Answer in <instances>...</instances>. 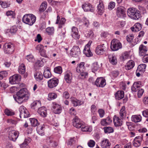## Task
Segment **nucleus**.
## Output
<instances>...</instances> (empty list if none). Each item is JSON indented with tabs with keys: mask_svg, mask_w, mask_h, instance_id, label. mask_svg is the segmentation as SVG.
I'll use <instances>...</instances> for the list:
<instances>
[{
	"mask_svg": "<svg viewBox=\"0 0 148 148\" xmlns=\"http://www.w3.org/2000/svg\"><path fill=\"white\" fill-rule=\"evenodd\" d=\"M134 38V36L133 34H131L128 35L127 36L126 39L127 41L131 42Z\"/></svg>",
	"mask_w": 148,
	"mask_h": 148,
	"instance_id": "e2e57ef3",
	"label": "nucleus"
},
{
	"mask_svg": "<svg viewBox=\"0 0 148 148\" xmlns=\"http://www.w3.org/2000/svg\"><path fill=\"white\" fill-rule=\"evenodd\" d=\"M81 130L83 132H91L92 130V127L91 126L87 125L84 123L81 127Z\"/></svg>",
	"mask_w": 148,
	"mask_h": 148,
	"instance_id": "7c9ffc66",
	"label": "nucleus"
},
{
	"mask_svg": "<svg viewBox=\"0 0 148 148\" xmlns=\"http://www.w3.org/2000/svg\"><path fill=\"white\" fill-rule=\"evenodd\" d=\"M66 22V20L64 18H62L60 20V17L59 15H58L57 16V18L56 24L59 23L58 28H61L62 27V26L64 25Z\"/></svg>",
	"mask_w": 148,
	"mask_h": 148,
	"instance_id": "4be33fe9",
	"label": "nucleus"
},
{
	"mask_svg": "<svg viewBox=\"0 0 148 148\" xmlns=\"http://www.w3.org/2000/svg\"><path fill=\"white\" fill-rule=\"evenodd\" d=\"M106 45L104 44L98 45L96 48L95 51L98 55H102L106 51Z\"/></svg>",
	"mask_w": 148,
	"mask_h": 148,
	"instance_id": "6e6552de",
	"label": "nucleus"
},
{
	"mask_svg": "<svg viewBox=\"0 0 148 148\" xmlns=\"http://www.w3.org/2000/svg\"><path fill=\"white\" fill-rule=\"evenodd\" d=\"M50 68L48 67H46L45 68L43 73V75L45 78H48L51 77V75L50 71Z\"/></svg>",
	"mask_w": 148,
	"mask_h": 148,
	"instance_id": "f704fd0d",
	"label": "nucleus"
},
{
	"mask_svg": "<svg viewBox=\"0 0 148 148\" xmlns=\"http://www.w3.org/2000/svg\"><path fill=\"white\" fill-rule=\"evenodd\" d=\"M147 51V47L143 45H141L139 47V54L140 56L145 55Z\"/></svg>",
	"mask_w": 148,
	"mask_h": 148,
	"instance_id": "bb28decb",
	"label": "nucleus"
},
{
	"mask_svg": "<svg viewBox=\"0 0 148 148\" xmlns=\"http://www.w3.org/2000/svg\"><path fill=\"white\" fill-rule=\"evenodd\" d=\"M46 31L49 35H52L54 33V28L53 27H49L46 29Z\"/></svg>",
	"mask_w": 148,
	"mask_h": 148,
	"instance_id": "a18cd8bd",
	"label": "nucleus"
},
{
	"mask_svg": "<svg viewBox=\"0 0 148 148\" xmlns=\"http://www.w3.org/2000/svg\"><path fill=\"white\" fill-rule=\"evenodd\" d=\"M54 72L59 74H61L62 73V68L60 66H58L55 67L54 69Z\"/></svg>",
	"mask_w": 148,
	"mask_h": 148,
	"instance_id": "8fccbe9b",
	"label": "nucleus"
},
{
	"mask_svg": "<svg viewBox=\"0 0 148 148\" xmlns=\"http://www.w3.org/2000/svg\"><path fill=\"white\" fill-rule=\"evenodd\" d=\"M95 143L92 140H90L88 143V146L90 147H93L95 145Z\"/></svg>",
	"mask_w": 148,
	"mask_h": 148,
	"instance_id": "69168bd1",
	"label": "nucleus"
},
{
	"mask_svg": "<svg viewBox=\"0 0 148 148\" xmlns=\"http://www.w3.org/2000/svg\"><path fill=\"white\" fill-rule=\"evenodd\" d=\"M143 86L142 82L140 81H138L134 82L131 88V90L132 92H135L138 91L140 89V88Z\"/></svg>",
	"mask_w": 148,
	"mask_h": 148,
	"instance_id": "dca6fc26",
	"label": "nucleus"
},
{
	"mask_svg": "<svg viewBox=\"0 0 148 148\" xmlns=\"http://www.w3.org/2000/svg\"><path fill=\"white\" fill-rule=\"evenodd\" d=\"M38 112L40 116L43 117H46L47 115L46 109L45 107H42L39 108L38 109Z\"/></svg>",
	"mask_w": 148,
	"mask_h": 148,
	"instance_id": "393cba45",
	"label": "nucleus"
},
{
	"mask_svg": "<svg viewBox=\"0 0 148 148\" xmlns=\"http://www.w3.org/2000/svg\"><path fill=\"white\" fill-rule=\"evenodd\" d=\"M127 13L129 17L135 20H138L140 17L139 11L134 8H128L127 11Z\"/></svg>",
	"mask_w": 148,
	"mask_h": 148,
	"instance_id": "f257e3e1",
	"label": "nucleus"
},
{
	"mask_svg": "<svg viewBox=\"0 0 148 148\" xmlns=\"http://www.w3.org/2000/svg\"><path fill=\"white\" fill-rule=\"evenodd\" d=\"M18 132L12 130L9 132L8 137L10 140L14 141L18 137Z\"/></svg>",
	"mask_w": 148,
	"mask_h": 148,
	"instance_id": "f8f14e48",
	"label": "nucleus"
},
{
	"mask_svg": "<svg viewBox=\"0 0 148 148\" xmlns=\"http://www.w3.org/2000/svg\"><path fill=\"white\" fill-rule=\"evenodd\" d=\"M99 68V66L96 63H93L92 66V70L93 72L95 73L97 71Z\"/></svg>",
	"mask_w": 148,
	"mask_h": 148,
	"instance_id": "6e6d98bb",
	"label": "nucleus"
},
{
	"mask_svg": "<svg viewBox=\"0 0 148 148\" xmlns=\"http://www.w3.org/2000/svg\"><path fill=\"white\" fill-rule=\"evenodd\" d=\"M134 65V62L133 60H130L126 64L125 69L127 70H129L133 68Z\"/></svg>",
	"mask_w": 148,
	"mask_h": 148,
	"instance_id": "ea45409f",
	"label": "nucleus"
},
{
	"mask_svg": "<svg viewBox=\"0 0 148 148\" xmlns=\"http://www.w3.org/2000/svg\"><path fill=\"white\" fill-rule=\"evenodd\" d=\"M142 28L141 25L139 23H136L133 27H131V30L134 32L139 31Z\"/></svg>",
	"mask_w": 148,
	"mask_h": 148,
	"instance_id": "2f4dec72",
	"label": "nucleus"
},
{
	"mask_svg": "<svg viewBox=\"0 0 148 148\" xmlns=\"http://www.w3.org/2000/svg\"><path fill=\"white\" fill-rule=\"evenodd\" d=\"M30 138H28L25 139L24 142L20 145V148H28V144L31 141Z\"/></svg>",
	"mask_w": 148,
	"mask_h": 148,
	"instance_id": "58836bf2",
	"label": "nucleus"
},
{
	"mask_svg": "<svg viewBox=\"0 0 148 148\" xmlns=\"http://www.w3.org/2000/svg\"><path fill=\"white\" fill-rule=\"evenodd\" d=\"M140 42V39H138V38H137L135 39L133 41H131V45L132 47H133Z\"/></svg>",
	"mask_w": 148,
	"mask_h": 148,
	"instance_id": "338daca9",
	"label": "nucleus"
},
{
	"mask_svg": "<svg viewBox=\"0 0 148 148\" xmlns=\"http://www.w3.org/2000/svg\"><path fill=\"white\" fill-rule=\"evenodd\" d=\"M121 119L116 115H114L113 118V121L114 126L117 127L121 126L123 124V121Z\"/></svg>",
	"mask_w": 148,
	"mask_h": 148,
	"instance_id": "412c9836",
	"label": "nucleus"
},
{
	"mask_svg": "<svg viewBox=\"0 0 148 148\" xmlns=\"http://www.w3.org/2000/svg\"><path fill=\"white\" fill-rule=\"evenodd\" d=\"M94 35V33L91 30H90L88 32V33L85 34V36L87 38H92L93 37Z\"/></svg>",
	"mask_w": 148,
	"mask_h": 148,
	"instance_id": "13d9d810",
	"label": "nucleus"
},
{
	"mask_svg": "<svg viewBox=\"0 0 148 148\" xmlns=\"http://www.w3.org/2000/svg\"><path fill=\"white\" fill-rule=\"evenodd\" d=\"M98 113L99 114L100 117L101 118L103 117L105 114V111L102 109H99L98 110Z\"/></svg>",
	"mask_w": 148,
	"mask_h": 148,
	"instance_id": "680f3d73",
	"label": "nucleus"
},
{
	"mask_svg": "<svg viewBox=\"0 0 148 148\" xmlns=\"http://www.w3.org/2000/svg\"><path fill=\"white\" fill-rule=\"evenodd\" d=\"M85 63L84 62H81L78 66L76 69V71L77 72H81L84 71L85 67L84 66Z\"/></svg>",
	"mask_w": 148,
	"mask_h": 148,
	"instance_id": "473e14b6",
	"label": "nucleus"
},
{
	"mask_svg": "<svg viewBox=\"0 0 148 148\" xmlns=\"http://www.w3.org/2000/svg\"><path fill=\"white\" fill-rule=\"evenodd\" d=\"M71 99V102L74 107L80 106L81 104V101L73 97Z\"/></svg>",
	"mask_w": 148,
	"mask_h": 148,
	"instance_id": "79ce46f5",
	"label": "nucleus"
},
{
	"mask_svg": "<svg viewBox=\"0 0 148 148\" xmlns=\"http://www.w3.org/2000/svg\"><path fill=\"white\" fill-rule=\"evenodd\" d=\"M30 121L32 126L36 127L37 126L38 124V120L34 118L30 119Z\"/></svg>",
	"mask_w": 148,
	"mask_h": 148,
	"instance_id": "09e8293b",
	"label": "nucleus"
},
{
	"mask_svg": "<svg viewBox=\"0 0 148 148\" xmlns=\"http://www.w3.org/2000/svg\"><path fill=\"white\" fill-rule=\"evenodd\" d=\"M34 77L36 80L37 81H40L43 79V75L40 72L35 73L34 74Z\"/></svg>",
	"mask_w": 148,
	"mask_h": 148,
	"instance_id": "e433bc0d",
	"label": "nucleus"
},
{
	"mask_svg": "<svg viewBox=\"0 0 148 148\" xmlns=\"http://www.w3.org/2000/svg\"><path fill=\"white\" fill-rule=\"evenodd\" d=\"M141 119V116L140 115H133L131 117L132 121L135 123L140 122Z\"/></svg>",
	"mask_w": 148,
	"mask_h": 148,
	"instance_id": "c9c22d12",
	"label": "nucleus"
},
{
	"mask_svg": "<svg viewBox=\"0 0 148 148\" xmlns=\"http://www.w3.org/2000/svg\"><path fill=\"white\" fill-rule=\"evenodd\" d=\"M98 13L99 15H101L104 12V6L102 1L101 0L99 1V3L97 6Z\"/></svg>",
	"mask_w": 148,
	"mask_h": 148,
	"instance_id": "a878e982",
	"label": "nucleus"
},
{
	"mask_svg": "<svg viewBox=\"0 0 148 148\" xmlns=\"http://www.w3.org/2000/svg\"><path fill=\"white\" fill-rule=\"evenodd\" d=\"M47 2L46 1L43 2L42 3L39 8L40 12H42L46 9L47 6Z\"/></svg>",
	"mask_w": 148,
	"mask_h": 148,
	"instance_id": "37998d69",
	"label": "nucleus"
},
{
	"mask_svg": "<svg viewBox=\"0 0 148 148\" xmlns=\"http://www.w3.org/2000/svg\"><path fill=\"white\" fill-rule=\"evenodd\" d=\"M5 114L8 116H12L14 114V113L8 109H6L5 111Z\"/></svg>",
	"mask_w": 148,
	"mask_h": 148,
	"instance_id": "774afa93",
	"label": "nucleus"
},
{
	"mask_svg": "<svg viewBox=\"0 0 148 148\" xmlns=\"http://www.w3.org/2000/svg\"><path fill=\"white\" fill-rule=\"evenodd\" d=\"M104 132L106 134L112 133L114 132L113 128L110 127H105L103 128Z\"/></svg>",
	"mask_w": 148,
	"mask_h": 148,
	"instance_id": "49530a36",
	"label": "nucleus"
},
{
	"mask_svg": "<svg viewBox=\"0 0 148 148\" xmlns=\"http://www.w3.org/2000/svg\"><path fill=\"white\" fill-rule=\"evenodd\" d=\"M17 30V28L16 26L12 27L10 29L7 30V32H10L12 34H14Z\"/></svg>",
	"mask_w": 148,
	"mask_h": 148,
	"instance_id": "de8ad7c7",
	"label": "nucleus"
},
{
	"mask_svg": "<svg viewBox=\"0 0 148 148\" xmlns=\"http://www.w3.org/2000/svg\"><path fill=\"white\" fill-rule=\"evenodd\" d=\"M3 50L6 54H12L14 50V45L10 43H5L4 45Z\"/></svg>",
	"mask_w": 148,
	"mask_h": 148,
	"instance_id": "423d86ee",
	"label": "nucleus"
},
{
	"mask_svg": "<svg viewBox=\"0 0 148 148\" xmlns=\"http://www.w3.org/2000/svg\"><path fill=\"white\" fill-rule=\"evenodd\" d=\"M45 125L44 124L39 125L36 128L37 132L40 135L43 136L45 134Z\"/></svg>",
	"mask_w": 148,
	"mask_h": 148,
	"instance_id": "5701e85b",
	"label": "nucleus"
},
{
	"mask_svg": "<svg viewBox=\"0 0 148 148\" xmlns=\"http://www.w3.org/2000/svg\"><path fill=\"white\" fill-rule=\"evenodd\" d=\"M84 11L85 12L90 11L93 12L94 11V7L91 4L88 2L84 3L82 6Z\"/></svg>",
	"mask_w": 148,
	"mask_h": 148,
	"instance_id": "4468645a",
	"label": "nucleus"
},
{
	"mask_svg": "<svg viewBox=\"0 0 148 148\" xmlns=\"http://www.w3.org/2000/svg\"><path fill=\"white\" fill-rule=\"evenodd\" d=\"M146 65L145 64H141L138 66L137 69L140 71L143 72L145 71Z\"/></svg>",
	"mask_w": 148,
	"mask_h": 148,
	"instance_id": "603ef678",
	"label": "nucleus"
},
{
	"mask_svg": "<svg viewBox=\"0 0 148 148\" xmlns=\"http://www.w3.org/2000/svg\"><path fill=\"white\" fill-rule=\"evenodd\" d=\"M64 79L67 83H70L72 79V74L69 72H66L64 74Z\"/></svg>",
	"mask_w": 148,
	"mask_h": 148,
	"instance_id": "72a5a7b5",
	"label": "nucleus"
},
{
	"mask_svg": "<svg viewBox=\"0 0 148 148\" xmlns=\"http://www.w3.org/2000/svg\"><path fill=\"white\" fill-rule=\"evenodd\" d=\"M81 54V52L80 49L77 46H73L70 52L71 56L73 57L77 58V61L80 60Z\"/></svg>",
	"mask_w": 148,
	"mask_h": 148,
	"instance_id": "7ed1b4c3",
	"label": "nucleus"
},
{
	"mask_svg": "<svg viewBox=\"0 0 148 148\" xmlns=\"http://www.w3.org/2000/svg\"><path fill=\"white\" fill-rule=\"evenodd\" d=\"M21 76L18 74L13 75L9 78L10 82L12 84H18L21 81Z\"/></svg>",
	"mask_w": 148,
	"mask_h": 148,
	"instance_id": "9d476101",
	"label": "nucleus"
},
{
	"mask_svg": "<svg viewBox=\"0 0 148 148\" xmlns=\"http://www.w3.org/2000/svg\"><path fill=\"white\" fill-rule=\"evenodd\" d=\"M57 97V95L54 93H50L48 94V99L51 100L56 99Z\"/></svg>",
	"mask_w": 148,
	"mask_h": 148,
	"instance_id": "3c124183",
	"label": "nucleus"
},
{
	"mask_svg": "<svg viewBox=\"0 0 148 148\" xmlns=\"http://www.w3.org/2000/svg\"><path fill=\"white\" fill-rule=\"evenodd\" d=\"M77 73H80L79 75V76L82 79H84L86 78V77L88 76V73L87 72H84V71L81 72H77Z\"/></svg>",
	"mask_w": 148,
	"mask_h": 148,
	"instance_id": "5fc2aeb1",
	"label": "nucleus"
},
{
	"mask_svg": "<svg viewBox=\"0 0 148 148\" xmlns=\"http://www.w3.org/2000/svg\"><path fill=\"white\" fill-rule=\"evenodd\" d=\"M83 53L86 56L88 57L92 56V53L90 50V48L84 47Z\"/></svg>",
	"mask_w": 148,
	"mask_h": 148,
	"instance_id": "a19ab883",
	"label": "nucleus"
},
{
	"mask_svg": "<svg viewBox=\"0 0 148 148\" xmlns=\"http://www.w3.org/2000/svg\"><path fill=\"white\" fill-rule=\"evenodd\" d=\"M16 95L21 98L25 97L27 100L29 97L30 94L26 88H23L17 92Z\"/></svg>",
	"mask_w": 148,
	"mask_h": 148,
	"instance_id": "39448f33",
	"label": "nucleus"
},
{
	"mask_svg": "<svg viewBox=\"0 0 148 148\" xmlns=\"http://www.w3.org/2000/svg\"><path fill=\"white\" fill-rule=\"evenodd\" d=\"M36 17L32 14H27L25 15L22 19L23 22L29 25H32L35 22Z\"/></svg>",
	"mask_w": 148,
	"mask_h": 148,
	"instance_id": "f03ea898",
	"label": "nucleus"
},
{
	"mask_svg": "<svg viewBox=\"0 0 148 148\" xmlns=\"http://www.w3.org/2000/svg\"><path fill=\"white\" fill-rule=\"evenodd\" d=\"M119 114L120 118L122 119H124L126 118L127 112L125 106H123L120 109Z\"/></svg>",
	"mask_w": 148,
	"mask_h": 148,
	"instance_id": "c85d7f7f",
	"label": "nucleus"
},
{
	"mask_svg": "<svg viewBox=\"0 0 148 148\" xmlns=\"http://www.w3.org/2000/svg\"><path fill=\"white\" fill-rule=\"evenodd\" d=\"M26 59L29 62H34V58L32 55L30 54L26 56Z\"/></svg>",
	"mask_w": 148,
	"mask_h": 148,
	"instance_id": "4d7b16f0",
	"label": "nucleus"
},
{
	"mask_svg": "<svg viewBox=\"0 0 148 148\" xmlns=\"http://www.w3.org/2000/svg\"><path fill=\"white\" fill-rule=\"evenodd\" d=\"M122 47V44L119 40L114 39L111 41L110 48L112 51H117Z\"/></svg>",
	"mask_w": 148,
	"mask_h": 148,
	"instance_id": "20e7f679",
	"label": "nucleus"
},
{
	"mask_svg": "<svg viewBox=\"0 0 148 148\" xmlns=\"http://www.w3.org/2000/svg\"><path fill=\"white\" fill-rule=\"evenodd\" d=\"M111 145L109 140L107 139H104L100 143L101 147L103 148H109Z\"/></svg>",
	"mask_w": 148,
	"mask_h": 148,
	"instance_id": "b1692460",
	"label": "nucleus"
},
{
	"mask_svg": "<svg viewBox=\"0 0 148 148\" xmlns=\"http://www.w3.org/2000/svg\"><path fill=\"white\" fill-rule=\"evenodd\" d=\"M53 111L56 114H60L62 112V108L59 104L56 103H53Z\"/></svg>",
	"mask_w": 148,
	"mask_h": 148,
	"instance_id": "6ab92c4d",
	"label": "nucleus"
},
{
	"mask_svg": "<svg viewBox=\"0 0 148 148\" xmlns=\"http://www.w3.org/2000/svg\"><path fill=\"white\" fill-rule=\"evenodd\" d=\"M71 34L72 38L75 39H78L80 38V35L79 34L78 31L75 27H72Z\"/></svg>",
	"mask_w": 148,
	"mask_h": 148,
	"instance_id": "f3484780",
	"label": "nucleus"
},
{
	"mask_svg": "<svg viewBox=\"0 0 148 148\" xmlns=\"http://www.w3.org/2000/svg\"><path fill=\"white\" fill-rule=\"evenodd\" d=\"M8 75L7 72L5 71L0 72V80L2 79L4 77H6Z\"/></svg>",
	"mask_w": 148,
	"mask_h": 148,
	"instance_id": "052dcab7",
	"label": "nucleus"
},
{
	"mask_svg": "<svg viewBox=\"0 0 148 148\" xmlns=\"http://www.w3.org/2000/svg\"><path fill=\"white\" fill-rule=\"evenodd\" d=\"M19 110L20 113V116L21 118H25L29 116V112L24 106H21L19 108Z\"/></svg>",
	"mask_w": 148,
	"mask_h": 148,
	"instance_id": "9b49d317",
	"label": "nucleus"
},
{
	"mask_svg": "<svg viewBox=\"0 0 148 148\" xmlns=\"http://www.w3.org/2000/svg\"><path fill=\"white\" fill-rule=\"evenodd\" d=\"M124 96V92L122 90L118 91L115 94L116 99L118 100L122 99Z\"/></svg>",
	"mask_w": 148,
	"mask_h": 148,
	"instance_id": "c756f323",
	"label": "nucleus"
},
{
	"mask_svg": "<svg viewBox=\"0 0 148 148\" xmlns=\"http://www.w3.org/2000/svg\"><path fill=\"white\" fill-rule=\"evenodd\" d=\"M108 58L109 62L112 65H115L116 64L117 61L115 56L113 54L108 55Z\"/></svg>",
	"mask_w": 148,
	"mask_h": 148,
	"instance_id": "cd10ccee",
	"label": "nucleus"
},
{
	"mask_svg": "<svg viewBox=\"0 0 148 148\" xmlns=\"http://www.w3.org/2000/svg\"><path fill=\"white\" fill-rule=\"evenodd\" d=\"M126 10L124 7L119 6L116 8V14L117 16L119 18H124L126 16Z\"/></svg>",
	"mask_w": 148,
	"mask_h": 148,
	"instance_id": "0eeeda50",
	"label": "nucleus"
},
{
	"mask_svg": "<svg viewBox=\"0 0 148 148\" xmlns=\"http://www.w3.org/2000/svg\"><path fill=\"white\" fill-rule=\"evenodd\" d=\"M106 85L105 79L102 77H98L95 82L94 85L97 87L103 88Z\"/></svg>",
	"mask_w": 148,
	"mask_h": 148,
	"instance_id": "1a4fd4ad",
	"label": "nucleus"
},
{
	"mask_svg": "<svg viewBox=\"0 0 148 148\" xmlns=\"http://www.w3.org/2000/svg\"><path fill=\"white\" fill-rule=\"evenodd\" d=\"M109 35V33L107 32H102L100 34L101 37L103 38H106Z\"/></svg>",
	"mask_w": 148,
	"mask_h": 148,
	"instance_id": "0e129e2a",
	"label": "nucleus"
},
{
	"mask_svg": "<svg viewBox=\"0 0 148 148\" xmlns=\"http://www.w3.org/2000/svg\"><path fill=\"white\" fill-rule=\"evenodd\" d=\"M73 126L77 128H80L83 124V122L77 116H75L73 120Z\"/></svg>",
	"mask_w": 148,
	"mask_h": 148,
	"instance_id": "ddd939ff",
	"label": "nucleus"
},
{
	"mask_svg": "<svg viewBox=\"0 0 148 148\" xmlns=\"http://www.w3.org/2000/svg\"><path fill=\"white\" fill-rule=\"evenodd\" d=\"M14 98L15 100L19 104L22 103L23 101V98H21L18 96H17V97H14Z\"/></svg>",
	"mask_w": 148,
	"mask_h": 148,
	"instance_id": "bf43d9fd",
	"label": "nucleus"
},
{
	"mask_svg": "<svg viewBox=\"0 0 148 148\" xmlns=\"http://www.w3.org/2000/svg\"><path fill=\"white\" fill-rule=\"evenodd\" d=\"M115 6V3L113 1H110L108 4V8L110 10H112Z\"/></svg>",
	"mask_w": 148,
	"mask_h": 148,
	"instance_id": "864d4df0",
	"label": "nucleus"
},
{
	"mask_svg": "<svg viewBox=\"0 0 148 148\" xmlns=\"http://www.w3.org/2000/svg\"><path fill=\"white\" fill-rule=\"evenodd\" d=\"M58 83V79L56 78H53L48 81V87L52 88L57 86Z\"/></svg>",
	"mask_w": 148,
	"mask_h": 148,
	"instance_id": "2eb2a0df",
	"label": "nucleus"
},
{
	"mask_svg": "<svg viewBox=\"0 0 148 148\" xmlns=\"http://www.w3.org/2000/svg\"><path fill=\"white\" fill-rule=\"evenodd\" d=\"M25 65L22 64L20 65L18 67V71L19 73L23 74L25 73Z\"/></svg>",
	"mask_w": 148,
	"mask_h": 148,
	"instance_id": "c03bdc74",
	"label": "nucleus"
},
{
	"mask_svg": "<svg viewBox=\"0 0 148 148\" xmlns=\"http://www.w3.org/2000/svg\"><path fill=\"white\" fill-rule=\"evenodd\" d=\"M32 108L35 110L38 109L39 107L40 106V101H36L33 102L31 104Z\"/></svg>",
	"mask_w": 148,
	"mask_h": 148,
	"instance_id": "4c0bfd02",
	"label": "nucleus"
},
{
	"mask_svg": "<svg viewBox=\"0 0 148 148\" xmlns=\"http://www.w3.org/2000/svg\"><path fill=\"white\" fill-rule=\"evenodd\" d=\"M46 140L47 143L50 147H55L58 145L57 142L53 140L52 137H48Z\"/></svg>",
	"mask_w": 148,
	"mask_h": 148,
	"instance_id": "a211bd4d",
	"label": "nucleus"
},
{
	"mask_svg": "<svg viewBox=\"0 0 148 148\" xmlns=\"http://www.w3.org/2000/svg\"><path fill=\"white\" fill-rule=\"evenodd\" d=\"M143 137L142 136H138L136 137L133 142V145L136 147H139L141 144Z\"/></svg>",
	"mask_w": 148,
	"mask_h": 148,
	"instance_id": "aec40b11",
	"label": "nucleus"
}]
</instances>
